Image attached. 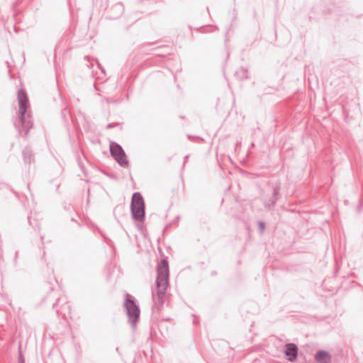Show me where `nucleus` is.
Segmentation results:
<instances>
[{
  "label": "nucleus",
  "mask_w": 363,
  "mask_h": 363,
  "mask_svg": "<svg viewBox=\"0 0 363 363\" xmlns=\"http://www.w3.org/2000/svg\"><path fill=\"white\" fill-rule=\"evenodd\" d=\"M157 276L156 280V291L154 296V300L159 305L162 304V299L168 287V278H169V267L168 262L165 259H162L158 264Z\"/></svg>",
  "instance_id": "1"
},
{
  "label": "nucleus",
  "mask_w": 363,
  "mask_h": 363,
  "mask_svg": "<svg viewBox=\"0 0 363 363\" xmlns=\"http://www.w3.org/2000/svg\"><path fill=\"white\" fill-rule=\"evenodd\" d=\"M18 111L21 115V121L23 128L28 131L31 127L32 124L30 120L26 117V112L28 107V100L23 90H19L18 93Z\"/></svg>",
  "instance_id": "2"
},
{
  "label": "nucleus",
  "mask_w": 363,
  "mask_h": 363,
  "mask_svg": "<svg viewBox=\"0 0 363 363\" xmlns=\"http://www.w3.org/2000/svg\"><path fill=\"white\" fill-rule=\"evenodd\" d=\"M132 213L135 219L142 220L145 216V202L139 193H135L131 201Z\"/></svg>",
  "instance_id": "3"
},
{
  "label": "nucleus",
  "mask_w": 363,
  "mask_h": 363,
  "mask_svg": "<svg viewBox=\"0 0 363 363\" xmlns=\"http://www.w3.org/2000/svg\"><path fill=\"white\" fill-rule=\"evenodd\" d=\"M125 306L127 310L128 315L133 323H135L140 315V310L135 303L128 298H127Z\"/></svg>",
  "instance_id": "4"
},
{
  "label": "nucleus",
  "mask_w": 363,
  "mask_h": 363,
  "mask_svg": "<svg viewBox=\"0 0 363 363\" xmlns=\"http://www.w3.org/2000/svg\"><path fill=\"white\" fill-rule=\"evenodd\" d=\"M115 160L118 162V163L123 166L127 167L128 165V160L125 153L123 152L122 148L115 144Z\"/></svg>",
  "instance_id": "5"
},
{
  "label": "nucleus",
  "mask_w": 363,
  "mask_h": 363,
  "mask_svg": "<svg viewBox=\"0 0 363 363\" xmlns=\"http://www.w3.org/2000/svg\"><path fill=\"white\" fill-rule=\"evenodd\" d=\"M298 348L294 344H288L286 345L285 354L290 361L294 360L297 355Z\"/></svg>",
  "instance_id": "6"
},
{
  "label": "nucleus",
  "mask_w": 363,
  "mask_h": 363,
  "mask_svg": "<svg viewBox=\"0 0 363 363\" xmlns=\"http://www.w3.org/2000/svg\"><path fill=\"white\" fill-rule=\"evenodd\" d=\"M315 359L318 363H330L331 356L328 352L322 350L316 353Z\"/></svg>",
  "instance_id": "7"
},
{
  "label": "nucleus",
  "mask_w": 363,
  "mask_h": 363,
  "mask_svg": "<svg viewBox=\"0 0 363 363\" xmlns=\"http://www.w3.org/2000/svg\"><path fill=\"white\" fill-rule=\"evenodd\" d=\"M110 153L112 157H113V142H110L109 144Z\"/></svg>",
  "instance_id": "8"
},
{
  "label": "nucleus",
  "mask_w": 363,
  "mask_h": 363,
  "mask_svg": "<svg viewBox=\"0 0 363 363\" xmlns=\"http://www.w3.org/2000/svg\"><path fill=\"white\" fill-rule=\"evenodd\" d=\"M259 227H260L261 230L263 231L264 228V224L262 223H259Z\"/></svg>",
  "instance_id": "9"
}]
</instances>
